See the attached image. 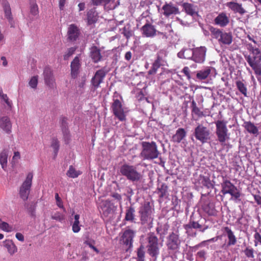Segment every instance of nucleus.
I'll use <instances>...</instances> for the list:
<instances>
[{
    "mask_svg": "<svg viewBox=\"0 0 261 261\" xmlns=\"http://www.w3.org/2000/svg\"><path fill=\"white\" fill-rule=\"evenodd\" d=\"M248 49L251 52L253 57H252L250 55L245 56V58L249 65V66L254 70V73L256 76L261 75V64L257 63L256 61H261V51L259 48L255 47L252 44H248Z\"/></svg>",
    "mask_w": 261,
    "mask_h": 261,
    "instance_id": "f257e3e1",
    "label": "nucleus"
},
{
    "mask_svg": "<svg viewBox=\"0 0 261 261\" xmlns=\"http://www.w3.org/2000/svg\"><path fill=\"white\" fill-rule=\"evenodd\" d=\"M141 144L142 150L140 155L143 160H153L159 157L160 153L155 142L143 141Z\"/></svg>",
    "mask_w": 261,
    "mask_h": 261,
    "instance_id": "f03ea898",
    "label": "nucleus"
},
{
    "mask_svg": "<svg viewBox=\"0 0 261 261\" xmlns=\"http://www.w3.org/2000/svg\"><path fill=\"white\" fill-rule=\"evenodd\" d=\"M138 214L142 225L147 226L148 228L152 226V209L149 202H145L139 207Z\"/></svg>",
    "mask_w": 261,
    "mask_h": 261,
    "instance_id": "7ed1b4c3",
    "label": "nucleus"
},
{
    "mask_svg": "<svg viewBox=\"0 0 261 261\" xmlns=\"http://www.w3.org/2000/svg\"><path fill=\"white\" fill-rule=\"evenodd\" d=\"M119 171L122 175L132 182L139 181L142 178L141 173L137 171V168L128 164L122 165L120 167Z\"/></svg>",
    "mask_w": 261,
    "mask_h": 261,
    "instance_id": "20e7f679",
    "label": "nucleus"
},
{
    "mask_svg": "<svg viewBox=\"0 0 261 261\" xmlns=\"http://www.w3.org/2000/svg\"><path fill=\"white\" fill-rule=\"evenodd\" d=\"M147 242V253L152 258L153 261H156L160 255V246L158 238L153 232L148 234Z\"/></svg>",
    "mask_w": 261,
    "mask_h": 261,
    "instance_id": "39448f33",
    "label": "nucleus"
},
{
    "mask_svg": "<svg viewBox=\"0 0 261 261\" xmlns=\"http://www.w3.org/2000/svg\"><path fill=\"white\" fill-rule=\"evenodd\" d=\"M215 124L217 139L221 144H223L230 139V135L227 127V121L219 120L215 122Z\"/></svg>",
    "mask_w": 261,
    "mask_h": 261,
    "instance_id": "423d86ee",
    "label": "nucleus"
},
{
    "mask_svg": "<svg viewBox=\"0 0 261 261\" xmlns=\"http://www.w3.org/2000/svg\"><path fill=\"white\" fill-rule=\"evenodd\" d=\"M222 177L223 181L221 184V193L223 195L229 194L234 199H238L241 196V193L239 190L230 180L225 179L224 176Z\"/></svg>",
    "mask_w": 261,
    "mask_h": 261,
    "instance_id": "0eeeda50",
    "label": "nucleus"
},
{
    "mask_svg": "<svg viewBox=\"0 0 261 261\" xmlns=\"http://www.w3.org/2000/svg\"><path fill=\"white\" fill-rule=\"evenodd\" d=\"M115 95H118L115 92L114 95L113 102L111 105V109L114 115L120 121L126 120V115L122 102L118 99H115Z\"/></svg>",
    "mask_w": 261,
    "mask_h": 261,
    "instance_id": "6e6552de",
    "label": "nucleus"
},
{
    "mask_svg": "<svg viewBox=\"0 0 261 261\" xmlns=\"http://www.w3.org/2000/svg\"><path fill=\"white\" fill-rule=\"evenodd\" d=\"M194 135L202 144L206 143L210 139V130L201 124H199L195 127Z\"/></svg>",
    "mask_w": 261,
    "mask_h": 261,
    "instance_id": "1a4fd4ad",
    "label": "nucleus"
},
{
    "mask_svg": "<svg viewBox=\"0 0 261 261\" xmlns=\"http://www.w3.org/2000/svg\"><path fill=\"white\" fill-rule=\"evenodd\" d=\"M181 241L178 233L172 232L167 238V247L168 250L177 252L180 247Z\"/></svg>",
    "mask_w": 261,
    "mask_h": 261,
    "instance_id": "9d476101",
    "label": "nucleus"
},
{
    "mask_svg": "<svg viewBox=\"0 0 261 261\" xmlns=\"http://www.w3.org/2000/svg\"><path fill=\"white\" fill-rule=\"evenodd\" d=\"M33 174L30 172L28 174L25 180L20 188L19 194L20 197L25 201L28 199L32 186Z\"/></svg>",
    "mask_w": 261,
    "mask_h": 261,
    "instance_id": "9b49d317",
    "label": "nucleus"
},
{
    "mask_svg": "<svg viewBox=\"0 0 261 261\" xmlns=\"http://www.w3.org/2000/svg\"><path fill=\"white\" fill-rule=\"evenodd\" d=\"M184 228L186 230V233L188 236L195 237L197 235L196 232H192V228L199 229L201 232H204L209 227L208 225H204L202 226L198 222L195 221H190L189 223L184 225Z\"/></svg>",
    "mask_w": 261,
    "mask_h": 261,
    "instance_id": "f8f14e48",
    "label": "nucleus"
},
{
    "mask_svg": "<svg viewBox=\"0 0 261 261\" xmlns=\"http://www.w3.org/2000/svg\"><path fill=\"white\" fill-rule=\"evenodd\" d=\"M136 234V231L130 229H126L123 232L121 238L120 242L126 246L127 249L133 246V239Z\"/></svg>",
    "mask_w": 261,
    "mask_h": 261,
    "instance_id": "ddd939ff",
    "label": "nucleus"
},
{
    "mask_svg": "<svg viewBox=\"0 0 261 261\" xmlns=\"http://www.w3.org/2000/svg\"><path fill=\"white\" fill-rule=\"evenodd\" d=\"M206 50L205 46L194 48L192 51V60L197 63H203L205 59Z\"/></svg>",
    "mask_w": 261,
    "mask_h": 261,
    "instance_id": "4468645a",
    "label": "nucleus"
},
{
    "mask_svg": "<svg viewBox=\"0 0 261 261\" xmlns=\"http://www.w3.org/2000/svg\"><path fill=\"white\" fill-rule=\"evenodd\" d=\"M107 71L102 68L97 70L93 77L91 79V84L93 87L94 90H96L101 83L103 82V80L106 75Z\"/></svg>",
    "mask_w": 261,
    "mask_h": 261,
    "instance_id": "2eb2a0df",
    "label": "nucleus"
},
{
    "mask_svg": "<svg viewBox=\"0 0 261 261\" xmlns=\"http://www.w3.org/2000/svg\"><path fill=\"white\" fill-rule=\"evenodd\" d=\"M222 231H223L224 234L227 236L228 240L226 244H224L222 246L223 248H226L230 246H233L237 243V239L234 232L230 227L228 226L223 227L222 228Z\"/></svg>",
    "mask_w": 261,
    "mask_h": 261,
    "instance_id": "dca6fc26",
    "label": "nucleus"
},
{
    "mask_svg": "<svg viewBox=\"0 0 261 261\" xmlns=\"http://www.w3.org/2000/svg\"><path fill=\"white\" fill-rule=\"evenodd\" d=\"M230 22L229 16L225 12H222L214 19V24L221 28H224L228 25Z\"/></svg>",
    "mask_w": 261,
    "mask_h": 261,
    "instance_id": "f3484780",
    "label": "nucleus"
},
{
    "mask_svg": "<svg viewBox=\"0 0 261 261\" xmlns=\"http://www.w3.org/2000/svg\"><path fill=\"white\" fill-rule=\"evenodd\" d=\"M141 31L143 36L148 38L153 37L156 34L155 27L149 23V21L141 27Z\"/></svg>",
    "mask_w": 261,
    "mask_h": 261,
    "instance_id": "a211bd4d",
    "label": "nucleus"
},
{
    "mask_svg": "<svg viewBox=\"0 0 261 261\" xmlns=\"http://www.w3.org/2000/svg\"><path fill=\"white\" fill-rule=\"evenodd\" d=\"M43 74L45 84L50 88H54L55 85V80L51 69L48 67H45Z\"/></svg>",
    "mask_w": 261,
    "mask_h": 261,
    "instance_id": "6ab92c4d",
    "label": "nucleus"
},
{
    "mask_svg": "<svg viewBox=\"0 0 261 261\" xmlns=\"http://www.w3.org/2000/svg\"><path fill=\"white\" fill-rule=\"evenodd\" d=\"M162 10L164 11L163 14L166 17H169L171 15H176L180 13L178 8L175 6L172 3H166L162 7Z\"/></svg>",
    "mask_w": 261,
    "mask_h": 261,
    "instance_id": "aec40b11",
    "label": "nucleus"
},
{
    "mask_svg": "<svg viewBox=\"0 0 261 261\" xmlns=\"http://www.w3.org/2000/svg\"><path fill=\"white\" fill-rule=\"evenodd\" d=\"M81 66V64L80 60L79 58L76 56L73 59L70 64V74L72 79H75L77 77L80 73Z\"/></svg>",
    "mask_w": 261,
    "mask_h": 261,
    "instance_id": "412c9836",
    "label": "nucleus"
},
{
    "mask_svg": "<svg viewBox=\"0 0 261 261\" xmlns=\"http://www.w3.org/2000/svg\"><path fill=\"white\" fill-rule=\"evenodd\" d=\"M80 34V29L74 24L69 25L67 31V39L71 41L77 40Z\"/></svg>",
    "mask_w": 261,
    "mask_h": 261,
    "instance_id": "4be33fe9",
    "label": "nucleus"
},
{
    "mask_svg": "<svg viewBox=\"0 0 261 261\" xmlns=\"http://www.w3.org/2000/svg\"><path fill=\"white\" fill-rule=\"evenodd\" d=\"M90 56L95 63L100 61L102 58L100 48L95 45H93L90 48Z\"/></svg>",
    "mask_w": 261,
    "mask_h": 261,
    "instance_id": "5701e85b",
    "label": "nucleus"
},
{
    "mask_svg": "<svg viewBox=\"0 0 261 261\" xmlns=\"http://www.w3.org/2000/svg\"><path fill=\"white\" fill-rule=\"evenodd\" d=\"M2 5L5 12V17L8 20L11 27H13L14 22L12 16L11 10L9 3L6 0H3Z\"/></svg>",
    "mask_w": 261,
    "mask_h": 261,
    "instance_id": "b1692460",
    "label": "nucleus"
},
{
    "mask_svg": "<svg viewBox=\"0 0 261 261\" xmlns=\"http://www.w3.org/2000/svg\"><path fill=\"white\" fill-rule=\"evenodd\" d=\"M183 10L186 13L190 16L197 14V6L189 3H184L181 5Z\"/></svg>",
    "mask_w": 261,
    "mask_h": 261,
    "instance_id": "393cba45",
    "label": "nucleus"
},
{
    "mask_svg": "<svg viewBox=\"0 0 261 261\" xmlns=\"http://www.w3.org/2000/svg\"><path fill=\"white\" fill-rule=\"evenodd\" d=\"M187 133L184 128H179L172 137L171 141L174 143H179L186 136Z\"/></svg>",
    "mask_w": 261,
    "mask_h": 261,
    "instance_id": "a878e982",
    "label": "nucleus"
},
{
    "mask_svg": "<svg viewBox=\"0 0 261 261\" xmlns=\"http://www.w3.org/2000/svg\"><path fill=\"white\" fill-rule=\"evenodd\" d=\"M227 6L234 13H239V14L243 15L245 14L246 11L242 7V4L233 2H228L226 4Z\"/></svg>",
    "mask_w": 261,
    "mask_h": 261,
    "instance_id": "bb28decb",
    "label": "nucleus"
},
{
    "mask_svg": "<svg viewBox=\"0 0 261 261\" xmlns=\"http://www.w3.org/2000/svg\"><path fill=\"white\" fill-rule=\"evenodd\" d=\"M0 127L7 133L11 132L12 124L8 117L4 116L0 119Z\"/></svg>",
    "mask_w": 261,
    "mask_h": 261,
    "instance_id": "cd10ccee",
    "label": "nucleus"
},
{
    "mask_svg": "<svg viewBox=\"0 0 261 261\" xmlns=\"http://www.w3.org/2000/svg\"><path fill=\"white\" fill-rule=\"evenodd\" d=\"M236 86L239 91L244 96L248 97V89L246 82L244 80H237Z\"/></svg>",
    "mask_w": 261,
    "mask_h": 261,
    "instance_id": "c85d7f7f",
    "label": "nucleus"
},
{
    "mask_svg": "<svg viewBox=\"0 0 261 261\" xmlns=\"http://www.w3.org/2000/svg\"><path fill=\"white\" fill-rule=\"evenodd\" d=\"M218 42L220 44L230 45L232 42V35L231 33L223 32L221 37L219 38Z\"/></svg>",
    "mask_w": 261,
    "mask_h": 261,
    "instance_id": "c756f323",
    "label": "nucleus"
},
{
    "mask_svg": "<svg viewBox=\"0 0 261 261\" xmlns=\"http://www.w3.org/2000/svg\"><path fill=\"white\" fill-rule=\"evenodd\" d=\"M167 56V53L166 50L162 49L158 52L156 59L154 62L159 64L161 66H165L166 64V57Z\"/></svg>",
    "mask_w": 261,
    "mask_h": 261,
    "instance_id": "7c9ffc66",
    "label": "nucleus"
},
{
    "mask_svg": "<svg viewBox=\"0 0 261 261\" xmlns=\"http://www.w3.org/2000/svg\"><path fill=\"white\" fill-rule=\"evenodd\" d=\"M202 209L208 216H215L217 214L215 205L213 203L205 202L202 206Z\"/></svg>",
    "mask_w": 261,
    "mask_h": 261,
    "instance_id": "2f4dec72",
    "label": "nucleus"
},
{
    "mask_svg": "<svg viewBox=\"0 0 261 261\" xmlns=\"http://www.w3.org/2000/svg\"><path fill=\"white\" fill-rule=\"evenodd\" d=\"M87 22L89 25L95 23L98 20V14L95 8L91 9L87 12Z\"/></svg>",
    "mask_w": 261,
    "mask_h": 261,
    "instance_id": "473e14b6",
    "label": "nucleus"
},
{
    "mask_svg": "<svg viewBox=\"0 0 261 261\" xmlns=\"http://www.w3.org/2000/svg\"><path fill=\"white\" fill-rule=\"evenodd\" d=\"M211 67L207 66L203 69L198 71L196 74L197 79L200 81L206 79L211 73Z\"/></svg>",
    "mask_w": 261,
    "mask_h": 261,
    "instance_id": "72a5a7b5",
    "label": "nucleus"
},
{
    "mask_svg": "<svg viewBox=\"0 0 261 261\" xmlns=\"http://www.w3.org/2000/svg\"><path fill=\"white\" fill-rule=\"evenodd\" d=\"M243 126L250 134L256 135L258 134L257 127L251 121H245Z\"/></svg>",
    "mask_w": 261,
    "mask_h": 261,
    "instance_id": "f704fd0d",
    "label": "nucleus"
},
{
    "mask_svg": "<svg viewBox=\"0 0 261 261\" xmlns=\"http://www.w3.org/2000/svg\"><path fill=\"white\" fill-rule=\"evenodd\" d=\"M135 208L132 206L127 207L126 210L125 220L127 221L134 222L135 220Z\"/></svg>",
    "mask_w": 261,
    "mask_h": 261,
    "instance_id": "c9c22d12",
    "label": "nucleus"
},
{
    "mask_svg": "<svg viewBox=\"0 0 261 261\" xmlns=\"http://www.w3.org/2000/svg\"><path fill=\"white\" fill-rule=\"evenodd\" d=\"M191 112L199 118L204 116L203 112L197 106L196 102L194 100L191 101Z\"/></svg>",
    "mask_w": 261,
    "mask_h": 261,
    "instance_id": "e433bc0d",
    "label": "nucleus"
},
{
    "mask_svg": "<svg viewBox=\"0 0 261 261\" xmlns=\"http://www.w3.org/2000/svg\"><path fill=\"white\" fill-rule=\"evenodd\" d=\"M8 151L3 150L0 153V164L2 168L6 170L7 166Z\"/></svg>",
    "mask_w": 261,
    "mask_h": 261,
    "instance_id": "4c0bfd02",
    "label": "nucleus"
},
{
    "mask_svg": "<svg viewBox=\"0 0 261 261\" xmlns=\"http://www.w3.org/2000/svg\"><path fill=\"white\" fill-rule=\"evenodd\" d=\"M80 170H76L72 165L70 166L68 170L67 171L66 175L68 177L75 178L77 177L82 174Z\"/></svg>",
    "mask_w": 261,
    "mask_h": 261,
    "instance_id": "58836bf2",
    "label": "nucleus"
},
{
    "mask_svg": "<svg viewBox=\"0 0 261 261\" xmlns=\"http://www.w3.org/2000/svg\"><path fill=\"white\" fill-rule=\"evenodd\" d=\"M209 30L211 33L212 36L213 38L219 40V38L221 37L223 31L219 29L215 28L213 26H210Z\"/></svg>",
    "mask_w": 261,
    "mask_h": 261,
    "instance_id": "ea45409f",
    "label": "nucleus"
},
{
    "mask_svg": "<svg viewBox=\"0 0 261 261\" xmlns=\"http://www.w3.org/2000/svg\"><path fill=\"white\" fill-rule=\"evenodd\" d=\"M5 247L7 248L9 253L12 255L17 251V247L11 241H7L5 244Z\"/></svg>",
    "mask_w": 261,
    "mask_h": 261,
    "instance_id": "a19ab883",
    "label": "nucleus"
},
{
    "mask_svg": "<svg viewBox=\"0 0 261 261\" xmlns=\"http://www.w3.org/2000/svg\"><path fill=\"white\" fill-rule=\"evenodd\" d=\"M112 203L111 201L109 200H106L102 201V208L104 213L109 214L112 210Z\"/></svg>",
    "mask_w": 261,
    "mask_h": 261,
    "instance_id": "79ce46f5",
    "label": "nucleus"
},
{
    "mask_svg": "<svg viewBox=\"0 0 261 261\" xmlns=\"http://www.w3.org/2000/svg\"><path fill=\"white\" fill-rule=\"evenodd\" d=\"M0 229L6 232H11L14 230L13 226L10 225L8 223L0 219Z\"/></svg>",
    "mask_w": 261,
    "mask_h": 261,
    "instance_id": "37998d69",
    "label": "nucleus"
},
{
    "mask_svg": "<svg viewBox=\"0 0 261 261\" xmlns=\"http://www.w3.org/2000/svg\"><path fill=\"white\" fill-rule=\"evenodd\" d=\"M79 219H80L79 215L76 214L74 216V221L72 224V231L75 233L78 232L81 229L80 226L79 225V224H80Z\"/></svg>",
    "mask_w": 261,
    "mask_h": 261,
    "instance_id": "c03bdc74",
    "label": "nucleus"
},
{
    "mask_svg": "<svg viewBox=\"0 0 261 261\" xmlns=\"http://www.w3.org/2000/svg\"><path fill=\"white\" fill-rule=\"evenodd\" d=\"M51 147L54 149L55 155L56 156L59 150V141L57 138H53L51 139Z\"/></svg>",
    "mask_w": 261,
    "mask_h": 261,
    "instance_id": "a18cd8bd",
    "label": "nucleus"
},
{
    "mask_svg": "<svg viewBox=\"0 0 261 261\" xmlns=\"http://www.w3.org/2000/svg\"><path fill=\"white\" fill-rule=\"evenodd\" d=\"M144 246L141 245L137 249V261H144L145 252Z\"/></svg>",
    "mask_w": 261,
    "mask_h": 261,
    "instance_id": "49530a36",
    "label": "nucleus"
},
{
    "mask_svg": "<svg viewBox=\"0 0 261 261\" xmlns=\"http://www.w3.org/2000/svg\"><path fill=\"white\" fill-rule=\"evenodd\" d=\"M167 190L168 186L164 183L162 184L161 186L158 188V190L160 193L159 197L160 198L164 197L167 192Z\"/></svg>",
    "mask_w": 261,
    "mask_h": 261,
    "instance_id": "de8ad7c7",
    "label": "nucleus"
},
{
    "mask_svg": "<svg viewBox=\"0 0 261 261\" xmlns=\"http://www.w3.org/2000/svg\"><path fill=\"white\" fill-rule=\"evenodd\" d=\"M200 180L201 184L207 188H210L212 186L210 178L208 176H200Z\"/></svg>",
    "mask_w": 261,
    "mask_h": 261,
    "instance_id": "09e8293b",
    "label": "nucleus"
},
{
    "mask_svg": "<svg viewBox=\"0 0 261 261\" xmlns=\"http://www.w3.org/2000/svg\"><path fill=\"white\" fill-rule=\"evenodd\" d=\"M254 232L255 233L253 236L254 243V246L256 247L258 245H261V234L257 231L256 229H255Z\"/></svg>",
    "mask_w": 261,
    "mask_h": 261,
    "instance_id": "8fccbe9b",
    "label": "nucleus"
},
{
    "mask_svg": "<svg viewBox=\"0 0 261 261\" xmlns=\"http://www.w3.org/2000/svg\"><path fill=\"white\" fill-rule=\"evenodd\" d=\"M112 0H91L93 5L98 6L100 5L106 6L109 4Z\"/></svg>",
    "mask_w": 261,
    "mask_h": 261,
    "instance_id": "3c124183",
    "label": "nucleus"
},
{
    "mask_svg": "<svg viewBox=\"0 0 261 261\" xmlns=\"http://www.w3.org/2000/svg\"><path fill=\"white\" fill-rule=\"evenodd\" d=\"M160 67H161V66L154 62L152 64L150 69L148 71V74L149 75L155 74L156 73L158 69Z\"/></svg>",
    "mask_w": 261,
    "mask_h": 261,
    "instance_id": "603ef678",
    "label": "nucleus"
},
{
    "mask_svg": "<svg viewBox=\"0 0 261 261\" xmlns=\"http://www.w3.org/2000/svg\"><path fill=\"white\" fill-rule=\"evenodd\" d=\"M254 250L253 248L250 247H247L244 250V253L245 254L246 256L248 258H253L254 257Z\"/></svg>",
    "mask_w": 261,
    "mask_h": 261,
    "instance_id": "864d4df0",
    "label": "nucleus"
},
{
    "mask_svg": "<svg viewBox=\"0 0 261 261\" xmlns=\"http://www.w3.org/2000/svg\"><path fill=\"white\" fill-rule=\"evenodd\" d=\"M76 49V47H72L69 48L64 55V59L65 60H67L70 56H71L74 53Z\"/></svg>",
    "mask_w": 261,
    "mask_h": 261,
    "instance_id": "5fc2aeb1",
    "label": "nucleus"
},
{
    "mask_svg": "<svg viewBox=\"0 0 261 261\" xmlns=\"http://www.w3.org/2000/svg\"><path fill=\"white\" fill-rule=\"evenodd\" d=\"M51 218L53 220L62 222L64 219V216L60 212H56L54 215H52Z\"/></svg>",
    "mask_w": 261,
    "mask_h": 261,
    "instance_id": "6e6d98bb",
    "label": "nucleus"
},
{
    "mask_svg": "<svg viewBox=\"0 0 261 261\" xmlns=\"http://www.w3.org/2000/svg\"><path fill=\"white\" fill-rule=\"evenodd\" d=\"M62 133L65 144H68L70 139V135L68 129L62 130Z\"/></svg>",
    "mask_w": 261,
    "mask_h": 261,
    "instance_id": "4d7b16f0",
    "label": "nucleus"
},
{
    "mask_svg": "<svg viewBox=\"0 0 261 261\" xmlns=\"http://www.w3.org/2000/svg\"><path fill=\"white\" fill-rule=\"evenodd\" d=\"M29 84L31 88L36 89L38 85V76H33L29 81Z\"/></svg>",
    "mask_w": 261,
    "mask_h": 261,
    "instance_id": "13d9d810",
    "label": "nucleus"
},
{
    "mask_svg": "<svg viewBox=\"0 0 261 261\" xmlns=\"http://www.w3.org/2000/svg\"><path fill=\"white\" fill-rule=\"evenodd\" d=\"M0 96L2 99H3L8 106L11 107L12 102L9 100V98L7 94H4L2 90L0 91Z\"/></svg>",
    "mask_w": 261,
    "mask_h": 261,
    "instance_id": "bf43d9fd",
    "label": "nucleus"
},
{
    "mask_svg": "<svg viewBox=\"0 0 261 261\" xmlns=\"http://www.w3.org/2000/svg\"><path fill=\"white\" fill-rule=\"evenodd\" d=\"M30 12L33 15H36L38 14V7L36 3L31 5Z\"/></svg>",
    "mask_w": 261,
    "mask_h": 261,
    "instance_id": "052dcab7",
    "label": "nucleus"
},
{
    "mask_svg": "<svg viewBox=\"0 0 261 261\" xmlns=\"http://www.w3.org/2000/svg\"><path fill=\"white\" fill-rule=\"evenodd\" d=\"M61 126L62 130L68 128V125L67 123V118L65 117H62L60 119Z\"/></svg>",
    "mask_w": 261,
    "mask_h": 261,
    "instance_id": "680f3d73",
    "label": "nucleus"
},
{
    "mask_svg": "<svg viewBox=\"0 0 261 261\" xmlns=\"http://www.w3.org/2000/svg\"><path fill=\"white\" fill-rule=\"evenodd\" d=\"M84 243L88 245L89 247L92 249L96 253H98L99 252V251L98 250V249L93 245V243L91 241H85Z\"/></svg>",
    "mask_w": 261,
    "mask_h": 261,
    "instance_id": "e2e57ef3",
    "label": "nucleus"
},
{
    "mask_svg": "<svg viewBox=\"0 0 261 261\" xmlns=\"http://www.w3.org/2000/svg\"><path fill=\"white\" fill-rule=\"evenodd\" d=\"M55 199L57 201V205L60 208H64V206L62 204V200H61V198H60L59 194L58 193H56V194H55Z\"/></svg>",
    "mask_w": 261,
    "mask_h": 261,
    "instance_id": "0e129e2a",
    "label": "nucleus"
},
{
    "mask_svg": "<svg viewBox=\"0 0 261 261\" xmlns=\"http://www.w3.org/2000/svg\"><path fill=\"white\" fill-rule=\"evenodd\" d=\"M182 72L185 74V75L187 77V79L188 80H190L191 79V75L190 73V69L188 67L186 66L182 70Z\"/></svg>",
    "mask_w": 261,
    "mask_h": 261,
    "instance_id": "69168bd1",
    "label": "nucleus"
},
{
    "mask_svg": "<svg viewBox=\"0 0 261 261\" xmlns=\"http://www.w3.org/2000/svg\"><path fill=\"white\" fill-rule=\"evenodd\" d=\"M253 196L254 197L255 201L256 202V203L259 205H261V196L259 194H253Z\"/></svg>",
    "mask_w": 261,
    "mask_h": 261,
    "instance_id": "338daca9",
    "label": "nucleus"
},
{
    "mask_svg": "<svg viewBox=\"0 0 261 261\" xmlns=\"http://www.w3.org/2000/svg\"><path fill=\"white\" fill-rule=\"evenodd\" d=\"M206 255V251L202 250L198 251L197 253V256L200 258H205Z\"/></svg>",
    "mask_w": 261,
    "mask_h": 261,
    "instance_id": "774afa93",
    "label": "nucleus"
}]
</instances>
